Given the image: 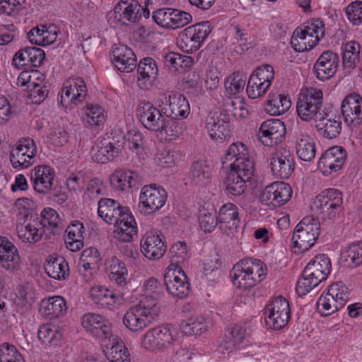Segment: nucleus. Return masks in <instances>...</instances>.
<instances>
[{
	"label": "nucleus",
	"instance_id": "20",
	"mask_svg": "<svg viewBox=\"0 0 362 362\" xmlns=\"http://www.w3.org/2000/svg\"><path fill=\"white\" fill-rule=\"evenodd\" d=\"M286 133L284 123L278 119H267L259 129L258 138L266 146H273L282 141Z\"/></svg>",
	"mask_w": 362,
	"mask_h": 362
},
{
	"label": "nucleus",
	"instance_id": "34",
	"mask_svg": "<svg viewBox=\"0 0 362 362\" xmlns=\"http://www.w3.org/2000/svg\"><path fill=\"white\" fill-rule=\"evenodd\" d=\"M218 218L219 228L226 234L233 233L240 222L238 209L235 204L230 202L225 204L220 208Z\"/></svg>",
	"mask_w": 362,
	"mask_h": 362
},
{
	"label": "nucleus",
	"instance_id": "43",
	"mask_svg": "<svg viewBox=\"0 0 362 362\" xmlns=\"http://www.w3.org/2000/svg\"><path fill=\"white\" fill-rule=\"evenodd\" d=\"M111 345H106L104 350L105 356L110 362H130V354L123 341L116 335L111 337Z\"/></svg>",
	"mask_w": 362,
	"mask_h": 362
},
{
	"label": "nucleus",
	"instance_id": "58",
	"mask_svg": "<svg viewBox=\"0 0 362 362\" xmlns=\"http://www.w3.org/2000/svg\"><path fill=\"white\" fill-rule=\"evenodd\" d=\"M170 265L169 267H180L188 257V250L185 242L177 241L174 243L169 250Z\"/></svg>",
	"mask_w": 362,
	"mask_h": 362
},
{
	"label": "nucleus",
	"instance_id": "56",
	"mask_svg": "<svg viewBox=\"0 0 362 362\" xmlns=\"http://www.w3.org/2000/svg\"><path fill=\"white\" fill-rule=\"evenodd\" d=\"M107 270L111 281H114L118 285L126 283L128 272L125 264L122 261L117 257L112 258L109 262Z\"/></svg>",
	"mask_w": 362,
	"mask_h": 362
},
{
	"label": "nucleus",
	"instance_id": "10",
	"mask_svg": "<svg viewBox=\"0 0 362 362\" xmlns=\"http://www.w3.org/2000/svg\"><path fill=\"white\" fill-rule=\"evenodd\" d=\"M223 168L230 170L254 171V162L250 158L249 149L242 142H235L230 145L221 158Z\"/></svg>",
	"mask_w": 362,
	"mask_h": 362
},
{
	"label": "nucleus",
	"instance_id": "17",
	"mask_svg": "<svg viewBox=\"0 0 362 362\" xmlns=\"http://www.w3.org/2000/svg\"><path fill=\"white\" fill-rule=\"evenodd\" d=\"M164 284L168 292L172 296L184 298L189 291V284L180 267H168L164 275Z\"/></svg>",
	"mask_w": 362,
	"mask_h": 362
},
{
	"label": "nucleus",
	"instance_id": "23",
	"mask_svg": "<svg viewBox=\"0 0 362 362\" xmlns=\"http://www.w3.org/2000/svg\"><path fill=\"white\" fill-rule=\"evenodd\" d=\"M346 150L341 146H332L323 153L318 161L317 168L323 175H329L340 170L345 163Z\"/></svg>",
	"mask_w": 362,
	"mask_h": 362
},
{
	"label": "nucleus",
	"instance_id": "2",
	"mask_svg": "<svg viewBox=\"0 0 362 362\" xmlns=\"http://www.w3.org/2000/svg\"><path fill=\"white\" fill-rule=\"evenodd\" d=\"M332 264L329 257L325 254H319L311 259L303 270L302 277L296 285V292L300 296L308 293L327 279L330 274Z\"/></svg>",
	"mask_w": 362,
	"mask_h": 362
},
{
	"label": "nucleus",
	"instance_id": "12",
	"mask_svg": "<svg viewBox=\"0 0 362 362\" xmlns=\"http://www.w3.org/2000/svg\"><path fill=\"white\" fill-rule=\"evenodd\" d=\"M168 197L166 191L155 184L145 185L139 195V208L145 215L155 214L165 204Z\"/></svg>",
	"mask_w": 362,
	"mask_h": 362
},
{
	"label": "nucleus",
	"instance_id": "4",
	"mask_svg": "<svg viewBox=\"0 0 362 362\" xmlns=\"http://www.w3.org/2000/svg\"><path fill=\"white\" fill-rule=\"evenodd\" d=\"M160 306L153 301L141 299L124 315L122 322L130 331L137 332L148 327L159 315Z\"/></svg>",
	"mask_w": 362,
	"mask_h": 362
},
{
	"label": "nucleus",
	"instance_id": "8",
	"mask_svg": "<svg viewBox=\"0 0 362 362\" xmlns=\"http://www.w3.org/2000/svg\"><path fill=\"white\" fill-rule=\"evenodd\" d=\"M320 224L312 216L304 217L296 226L291 241L295 248L303 253L312 247L320 235Z\"/></svg>",
	"mask_w": 362,
	"mask_h": 362
},
{
	"label": "nucleus",
	"instance_id": "22",
	"mask_svg": "<svg viewBox=\"0 0 362 362\" xmlns=\"http://www.w3.org/2000/svg\"><path fill=\"white\" fill-rule=\"evenodd\" d=\"M164 236L156 231H147L140 241V249L144 256L150 260L161 258L166 251Z\"/></svg>",
	"mask_w": 362,
	"mask_h": 362
},
{
	"label": "nucleus",
	"instance_id": "16",
	"mask_svg": "<svg viewBox=\"0 0 362 362\" xmlns=\"http://www.w3.org/2000/svg\"><path fill=\"white\" fill-rule=\"evenodd\" d=\"M87 95V88L83 79L80 77L66 80L62 89L60 103L65 108H72L81 103Z\"/></svg>",
	"mask_w": 362,
	"mask_h": 362
},
{
	"label": "nucleus",
	"instance_id": "45",
	"mask_svg": "<svg viewBox=\"0 0 362 362\" xmlns=\"http://www.w3.org/2000/svg\"><path fill=\"white\" fill-rule=\"evenodd\" d=\"M66 233V247L72 252L78 251L83 246V224L79 221H74L67 227Z\"/></svg>",
	"mask_w": 362,
	"mask_h": 362
},
{
	"label": "nucleus",
	"instance_id": "3",
	"mask_svg": "<svg viewBox=\"0 0 362 362\" xmlns=\"http://www.w3.org/2000/svg\"><path fill=\"white\" fill-rule=\"evenodd\" d=\"M266 271L267 268L261 260L245 259L233 266L230 272V276L236 288L249 289L265 278Z\"/></svg>",
	"mask_w": 362,
	"mask_h": 362
},
{
	"label": "nucleus",
	"instance_id": "7",
	"mask_svg": "<svg viewBox=\"0 0 362 362\" xmlns=\"http://www.w3.org/2000/svg\"><path fill=\"white\" fill-rule=\"evenodd\" d=\"M349 292L341 281L331 284L326 293H322L317 301V309L320 315L329 316L340 310L346 303Z\"/></svg>",
	"mask_w": 362,
	"mask_h": 362
},
{
	"label": "nucleus",
	"instance_id": "59",
	"mask_svg": "<svg viewBox=\"0 0 362 362\" xmlns=\"http://www.w3.org/2000/svg\"><path fill=\"white\" fill-rule=\"evenodd\" d=\"M144 296L142 299H146L148 302L153 301L156 305H159L158 300L163 294V285L155 278L148 279L144 285Z\"/></svg>",
	"mask_w": 362,
	"mask_h": 362
},
{
	"label": "nucleus",
	"instance_id": "9",
	"mask_svg": "<svg viewBox=\"0 0 362 362\" xmlns=\"http://www.w3.org/2000/svg\"><path fill=\"white\" fill-rule=\"evenodd\" d=\"M211 32L209 21H203L185 28L178 35L177 42L185 52H197Z\"/></svg>",
	"mask_w": 362,
	"mask_h": 362
},
{
	"label": "nucleus",
	"instance_id": "41",
	"mask_svg": "<svg viewBox=\"0 0 362 362\" xmlns=\"http://www.w3.org/2000/svg\"><path fill=\"white\" fill-rule=\"evenodd\" d=\"M45 230L40 221L36 218L33 219L25 225L17 226V234L18 238L25 243H35L39 242Z\"/></svg>",
	"mask_w": 362,
	"mask_h": 362
},
{
	"label": "nucleus",
	"instance_id": "47",
	"mask_svg": "<svg viewBox=\"0 0 362 362\" xmlns=\"http://www.w3.org/2000/svg\"><path fill=\"white\" fill-rule=\"evenodd\" d=\"M158 69L156 61L151 57L142 59L137 66L138 83L144 88L146 83L156 78Z\"/></svg>",
	"mask_w": 362,
	"mask_h": 362
},
{
	"label": "nucleus",
	"instance_id": "26",
	"mask_svg": "<svg viewBox=\"0 0 362 362\" xmlns=\"http://www.w3.org/2000/svg\"><path fill=\"white\" fill-rule=\"evenodd\" d=\"M136 111L139 121L146 129L156 132L163 126L164 116L151 103H140Z\"/></svg>",
	"mask_w": 362,
	"mask_h": 362
},
{
	"label": "nucleus",
	"instance_id": "40",
	"mask_svg": "<svg viewBox=\"0 0 362 362\" xmlns=\"http://www.w3.org/2000/svg\"><path fill=\"white\" fill-rule=\"evenodd\" d=\"M296 152L303 161H311L315 156L316 148L313 139L300 131L295 132Z\"/></svg>",
	"mask_w": 362,
	"mask_h": 362
},
{
	"label": "nucleus",
	"instance_id": "61",
	"mask_svg": "<svg viewBox=\"0 0 362 362\" xmlns=\"http://www.w3.org/2000/svg\"><path fill=\"white\" fill-rule=\"evenodd\" d=\"M199 226L205 233L212 232L218 223V216L213 209L209 211L203 209L199 211Z\"/></svg>",
	"mask_w": 362,
	"mask_h": 362
},
{
	"label": "nucleus",
	"instance_id": "33",
	"mask_svg": "<svg viewBox=\"0 0 362 362\" xmlns=\"http://www.w3.org/2000/svg\"><path fill=\"white\" fill-rule=\"evenodd\" d=\"M124 139V136H119L117 140L112 138V141H105L101 146L98 144L96 148L93 149V160L99 163L113 160L122 150Z\"/></svg>",
	"mask_w": 362,
	"mask_h": 362
},
{
	"label": "nucleus",
	"instance_id": "38",
	"mask_svg": "<svg viewBox=\"0 0 362 362\" xmlns=\"http://www.w3.org/2000/svg\"><path fill=\"white\" fill-rule=\"evenodd\" d=\"M126 211L128 208L121 206L115 199L102 198L98 202V216L108 224L117 223L120 215Z\"/></svg>",
	"mask_w": 362,
	"mask_h": 362
},
{
	"label": "nucleus",
	"instance_id": "27",
	"mask_svg": "<svg viewBox=\"0 0 362 362\" xmlns=\"http://www.w3.org/2000/svg\"><path fill=\"white\" fill-rule=\"evenodd\" d=\"M253 174L254 171L230 170L223 182L226 194L233 199L244 194L247 187V182L250 181Z\"/></svg>",
	"mask_w": 362,
	"mask_h": 362
},
{
	"label": "nucleus",
	"instance_id": "5",
	"mask_svg": "<svg viewBox=\"0 0 362 362\" xmlns=\"http://www.w3.org/2000/svg\"><path fill=\"white\" fill-rule=\"evenodd\" d=\"M325 24L320 19L304 23L295 29L291 45L295 51L303 52L315 47L325 36Z\"/></svg>",
	"mask_w": 362,
	"mask_h": 362
},
{
	"label": "nucleus",
	"instance_id": "39",
	"mask_svg": "<svg viewBox=\"0 0 362 362\" xmlns=\"http://www.w3.org/2000/svg\"><path fill=\"white\" fill-rule=\"evenodd\" d=\"M20 257L16 246L6 237L0 236V264L8 270L19 267Z\"/></svg>",
	"mask_w": 362,
	"mask_h": 362
},
{
	"label": "nucleus",
	"instance_id": "30",
	"mask_svg": "<svg viewBox=\"0 0 362 362\" xmlns=\"http://www.w3.org/2000/svg\"><path fill=\"white\" fill-rule=\"evenodd\" d=\"M270 165L273 174L281 179L288 178L295 168L293 158L286 148H281L272 155Z\"/></svg>",
	"mask_w": 362,
	"mask_h": 362
},
{
	"label": "nucleus",
	"instance_id": "28",
	"mask_svg": "<svg viewBox=\"0 0 362 362\" xmlns=\"http://www.w3.org/2000/svg\"><path fill=\"white\" fill-rule=\"evenodd\" d=\"M55 172L47 165L35 166L30 173V181L35 192L47 194L52 189Z\"/></svg>",
	"mask_w": 362,
	"mask_h": 362
},
{
	"label": "nucleus",
	"instance_id": "11",
	"mask_svg": "<svg viewBox=\"0 0 362 362\" xmlns=\"http://www.w3.org/2000/svg\"><path fill=\"white\" fill-rule=\"evenodd\" d=\"M175 330L170 325H162L148 329L142 338V346L157 351L169 349L175 341Z\"/></svg>",
	"mask_w": 362,
	"mask_h": 362
},
{
	"label": "nucleus",
	"instance_id": "18",
	"mask_svg": "<svg viewBox=\"0 0 362 362\" xmlns=\"http://www.w3.org/2000/svg\"><path fill=\"white\" fill-rule=\"evenodd\" d=\"M291 187L283 182H275L267 185L260 196L262 204L273 207H278L288 202L291 198Z\"/></svg>",
	"mask_w": 362,
	"mask_h": 362
},
{
	"label": "nucleus",
	"instance_id": "21",
	"mask_svg": "<svg viewBox=\"0 0 362 362\" xmlns=\"http://www.w3.org/2000/svg\"><path fill=\"white\" fill-rule=\"evenodd\" d=\"M83 328L92 336L101 339H111L114 335L112 332L111 324L103 315L88 313L81 318Z\"/></svg>",
	"mask_w": 362,
	"mask_h": 362
},
{
	"label": "nucleus",
	"instance_id": "63",
	"mask_svg": "<svg viewBox=\"0 0 362 362\" xmlns=\"http://www.w3.org/2000/svg\"><path fill=\"white\" fill-rule=\"evenodd\" d=\"M269 88V86L259 81L255 76H250L246 87V92L249 98L256 99L265 94Z\"/></svg>",
	"mask_w": 362,
	"mask_h": 362
},
{
	"label": "nucleus",
	"instance_id": "35",
	"mask_svg": "<svg viewBox=\"0 0 362 362\" xmlns=\"http://www.w3.org/2000/svg\"><path fill=\"white\" fill-rule=\"evenodd\" d=\"M110 185L118 191H127L138 187L139 175L134 171L127 169H117L110 177Z\"/></svg>",
	"mask_w": 362,
	"mask_h": 362
},
{
	"label": "nucleus",
	"instance_id": "24",
	"mask_svg": "<svg viewBox=\"0 0 362 362\" xmlns=\"http://www.w3.org/2000/svg\"><path fill=\"white\" fill-rule=\"evenodd\" d=\"M339 57L332 50L323 52L313 65L314 75L320 81H325L333 77L338 70Z\"/></svg>",
	"mask_w": 362,
	"mask_h": 362
},
{
	"label": "nucleus",
	"instance_id": "60",
	"mask_svg": "<svg viewBox=\"0 0 362 362\" xmlns=\"http://www.w3.org/2000/svg\"><path fill=\"white\" fill-rule=\"evenodd\" d=\"M0 362H25V361L14 345L4 342L0 345Z\"/></svg>",
	"mask_w": 362,
	"mask_h": 362
},
{
	"label": "nucleus",
	"instance_id": "1",
	"mask_svg": "<svg viewBox=\"0 0 362 362\" xmlns=\"http://www.w3.org/2000/svg\"><path fill=\"white\" fill-rule=\"evenodd\" d=\"M323 93L316 88H305L299 94L296 104L298 117L303 121H317L316 128L323 137L336 138L341 131L339 117L330 118L322 110Z\"/></svg>",
	"mask_w": 362,
	"mask_h": 362
},
{
	"label": "nucleus",
	"instance_id": "13",
	"mask_svg": "<svg viewBox=\"0 0 362 362\" xmlns=\"http://www.w3.org/2000/svg\"><path fill=\"white\" fill-rule=\"evenodd\" d=\"M266 324L274 329L284 327L290 317L288 302L282 296H279L269 302L264 308Z\"/></svg>",
	"mask_w": 362,
	"mask_h": 362
},
{
	"label": "nucleus",
	"instance_id": "32",
	"mask_svg": "<svg viewBox=\"0 0 362 362\" xmlns=\"http://www.w3.org/2000/svg\"><path fill=\"white\" fill-rule=\"evenodd\" d=\"M111 55L112 63L119 71L129 73L136 68V55L127 45H115Z\"/></svg>",
	"mask_w": 362,
	"mask_h": 362
},
{
	"label": "nucleus",
	"instance_id": "29",
	"mask_svg": "<svg viewBox=\"0 0 362 362\" xmlns=\"http://www.w3.org/2000/svg\"><path fill=\"white\" fill-rule=\"evenodd\" d=\"M164 114L174 119L186 118L190 112L188 100L177 92H170L165 98V105L163 107Z\"/></svg>",
	"mask_w": 362,
	"mask_h": 362
},
{
	"label": "nucleus",
	"instance_id": "52",
	"mask_svg": "<svg viewBox=\"0 0 362 362\" xmlns=\"http://www.w3.org/2000/svg\"><path fill=\"white\" fill-rule=\"evenodd\" d=\"M37 335L42 344L49 346H57L62 338V332L52 324L41 325Z\"/></svg>",
	"mask_w": 362,
	"mask_h": 362
},
{
	"label": "nucleus",
	"instance_id": "49",
	"mask_svg": "<svg viewBox=\"0 0 362 362\" xmlns=\"http://www.w3.org/2000/svg\"><path fill=\"white\" fill-rule=\"evenodd\" d=\"M291 107V100L287 96L276 93H270L265 104V111L271 115H280Z\"/></svg>",
	"mask_w": 362,
	"mask_h": 362
},
{
	"label": "nucleus",
	"instance_id": "48",
	"mask_svg": "<svg viewBox=\"0 0 362 362\" xmlns=\"http://www.w3.org/2000/svg\"><path fill=\"white\" fill-rule=\"evenodd\" d=\"M209 322L206 318L201 313H194L182 325V332L189 336H200L207 332Z\"/></svg>",
	"mask_w": 362,
	"mask_h": 362
},
{
	"label": "nucleus",
	"instance_id": "53",
	"mask_svg": "<svg viewBox=\"0 0 362 362\" xmlns=\"http://www.w3.org/2000/svg\"><path fill=\"white\" fill-rule=\"evenodd\" d=\"M342 63L345 69H354L359 62L361 46L356 41H350L343 46Z\"/></svg>",
	"mask_w": 362,
	"mask_h": 362
},
{
	"label": "nucleus",
	"instance_id": "57",
	"mask_svg": "<svg viewBox=\"0 0 362 362\" xmlns=\"http://www.w3.org/2000/svg\"><path fill=\"white\" fill-rule=\"evenodd\" d=\"M180 120L172 118L165 119L164 118L163 121V126L158 132L166 140H173L179 137L182 134L183 129V122Z\"/></svg>",
	"mask_w": 362,
	"mask_h": 362
},
{
	"label": "nucleus",
	"instance_id": "19",
	"mask_svg": "<svg viewBox=\"0 0 362 362\" xmlns=\"http://www.w3.org/2000/svg\"><path fill=\"white\" fill-rule=\"evenodd\" d=\"M341 110L344 123L354 129L362 123V97L351 93L341 102Z\"/></svg>",
	"mask_w": 362,
	"mask_h": 362
},
{
	"label": "nucleus",
	"instance_id": "15",
	"mask_svg": "<svg viewBox=\"0 0 362 362\" xmlns=\"http://www.w3.org/2000/svg\"><path fill=\"white\" fill-rule=\"evenodd\" d=\"M153 21L165 28L176 29L184 27L192 22L190 13L172 8H162L153 13Z\"/></svg>",
	"mask_w": 362,
	"mask_h": 362
},
{
	"label": "nucleus",
	"instance_id": "54",
	"mask_svg": "<svg viewBox=\"0 0 362 362\" xmlns=\"http://www.w3.org/2000/svg\"><path fill=\"white\" fill-rule=\"evenodd\" d=\"M247 76L240 72H234L225 81V94L227 97H233L244 89Z\"/></svg>",
	"mask_w": 362,
	"mask_h": 362
},
{
	"label": "nucleus",
	"instance_id": "36",
	"mask_svg": "<svg viewBox=\"0 0 362 362\" xmlns=\"http://www.w3.org/2000/svg\"><path fill=\"white\" fill-rule=\"evenodd\" d=\"M45 58L43 49L36 47H26L17 52L13 58L16 66H31L39 67Z\"/></svg>",
	"mask_w": 362,
	"mask_h": 362
},
{
	"label": "nucleus",
	"instance_id": "31",
	"mask_svg": "<svg viewBox=\"0 0 362 362\" xmlns=\"http://www.w3.org/2000/svg\"><path fill=\"white\" fill-rule=\"evenodd\" d=\"M90 295L93 303L102 308L113 310L117 308L121 303L118 292L103 286L92 287Z\"/></svg>",
	"mask_w": 362,
	"mask_h": 362
},
{
	"label": "nucleus",
	"instance_id": "64",
	"mask_svg": "<svg viewBox=\"0 0 362 362\" xmlns=\"http://www.w3.org/2000/svg\"><path fill=\"white\" fill-rule=\"evenodd\" d=\"M349 21L355 25L362 23V1H355L350 3L345 9Z\"/></svg>",
	"mask_w": 362,
	"mask_h": 362
},
{
	"label": "nucleus",
	"instance_id": "50",
	"mask_svg": "<svg viewBox=\"0 0 362 362\" xmlns=\"http://www.w3.org/2000/svg\"><path fill=\"white\" fill-rule=\"evenodd\" d=\"M211 168L207 160H199L192 163L190 179L194 185H206L210 182Z\"/></svg>",
	"mask_w": 362,
	"mask_h": 362
},
{
	"label": "nucleus",
	"instance_id": "51",
	"mask_svg": "<svg viewBox=\"0 0 362 362\" xmlns=\"http://www.w3.org/2000/svg\"><path fill=\"white\" fill-rule=\"evenodd\" d=\"M104 108L98 104H87L83 108L82 119L89 126H100L105 120Z\"/></svg>",
	"mask_w": 362,
	"mask_h": 362
},
{
	"label": "nucleus",
	"instance_id": "46",
	"mask_svg": "<svg viewBox=\"0 0 362 362\" xmlns=\"http://www.w3.org/2000/svg\"><path fill=\"white\" fill-rule=\"evenodd\" d=\"M45 271L51 278L65 280L69 276L68 262L62 257H51L45 264Z\"/></svg>",
	"mask_w": 362,
	"mask_h": 362
},
{
	"label": "nucleus",
	"instance_id": "37",
	"mask_svg": "<svg viewBox=\"0 0 362 362\" xmlns=\"http://www.w3.org/2000/svg\"><path fill=\"white\" fill-rule=\"evenodd\" d=\"M226 117V115H223ZM206 128L211 138L216 142H222L229 135V123L222 114L210 113L206 118Z\"/></svg>",
	"mask_w": 362,
	"mask_h": 362
},
{
	"label": "nucleus",
	"instance_id": "62",
	"mask_svg": "<svg viewBox=\"0 0 362 362\" xmlns=\"http://www.w3.org/2000/svg\"><path fill=\"white\" fill-rule=\"evenodd\" d=\"M40 221L43 226V229L49 227L51 230L55 229L59 226L60 218L57 212L51 208H45L41 212L40 217L35 218Z\"/></svg>",
	"mask_w": 362,
	"mask_h": 362
},
{
	"label": "nucleus",
	"instance_id": "55",
	"mask_svg": "<svg viewBox=\"0 0 362 362\" xmlns=\"http://www.w3.org/2000/svg\"><path fill=\"white\" fill-rule=\"evenodd\" d=\"M164 63L171 71H180V69H185L191 67L194 60L191 57L182 55L177 52H170L165 57Z\"/></svg>",
	"mask_w": 362,
	"mask_h": 362
},
{
	"label": "nucleus",
	"instance_id": "25",
	"mask_svg": "<svg viewBox=\"0 0 362 362\" xmlns=\"http://www.w3.org/2000/svg\"><path fill=\"white\" fill-rule=\"evenodd\" d=\"M143 7L137 0H120L114 8L115 19L122 24L138 23Z\"/></svg>",
	"mask_w": 362,
	"mask_h": 362
},
{
	"label": "nucleus",
	"instance_id": "14",
	"mask_svg": "<svg viewBox=\"0 0 362 362\" xmlns=\"http://www.w3.org/2000/svg\"><path fill=\"white\" fill-rule=\"evenodd\" d=\"M36 153L37 146L34 141L25 138L21 139L11 150L9 160L14 169L23 170L34 163Z\"/></svg>",
	"mask_w": 362,
	"mask_h": 362
},
{
	"label": "nucleus",
	"instance_id": "6",
	"mask_svg": "<svg viewBox=\"0 0 362 362\" xmlns=\"http://www.w3.org/2000/svg\"><path fill=\"white\" fill-rule=\"evenodd\" d=\"M342 204V193L337 189L329 188L315 197L311 209L318 218L333 220L343 210Z\"/></svg>",
	"mask_w": 362,
	"mask_h": 362
},
{
	"label": "nucleus",
	"instance_id": "42",
	"mask_svg": "<svg viewBox=\"0 0 362 362\" xmlns=\"http://www.w3.org/2000/svg\"><path fill=\"white\" fill-rule=\"evenodd\" d=\"M67 306L64 298L59 296L44 299L40 303V311L46 317L53 319L66 313Z\"/></svg>",
	"mask_w": 362,
	"mask_h": 362
},
{
	"label": "nucleus",
	"instance_id": "44",
	"mask_svg": "<svg viewBox=\"0 0 362 362\" xmlns=\"http://www.w3.org/2000/svg\"><path fill=\"white\" fill-rule=\"evenodd\" d=\"M245 330L239 325L228 327L224 335L218 341V346L228 351H233L239 346L245 337Z\"/></svg>",
	"mask_w": 362,
	"mask_h": 362
}]
</instances>
